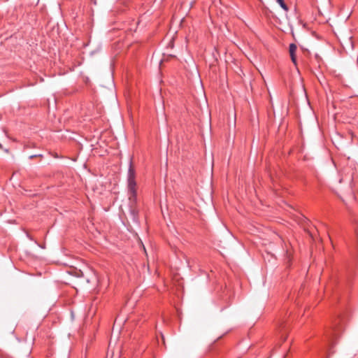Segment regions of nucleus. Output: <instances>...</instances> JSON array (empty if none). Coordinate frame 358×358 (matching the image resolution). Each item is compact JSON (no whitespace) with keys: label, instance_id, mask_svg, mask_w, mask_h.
<instances>
[{"label":"nucleus","instance_id":"f257e3e1","mask_svg":"<svg viewBox=\"0 0 358 358\" xmlns=\"http://www.w3.org/2000/svg\"><path fill=\"white\" fill-rule=\"evenodd\" d=\"M127 182L129 200L134 201L137 196L136 171L131 162L128 170Z\"/></svg>","mask_w":358,"mask_h":358},{"label":"nucleus","instance_id":"f03ea898","mask_svg":"<svg viewBox=\"0 0 358 358\" xmlns=\"http://www.w3.org/2000/svg\"><path fill=\"white\" fill-rule=\"evenodd\" d=\"M296 50H297V46L296 44H294V43L289 44V55H290L291 60H292V63L295 66L297 65L296 55Z\"/></svg>","mask_w":358,"mask_h":358},{"label":"nucleus","instance_id":"7ed1b4c3","mask_svg":"<svg viewBox=\"0 0 358 358\" xmlns=\"http://www.w3.org/2000/svg\"><path fill=\"white\" fill-rule=\"evenodd\" d=\"M276 1L279 3L280 7L285 10L288 11L289 8L287 4L285 3L284 0H276Z\"/></svg>","mask_w":358,"mask_h":358},{"label":"nucleus","instance_id":"20e7f679","mask_svg":"<svg viewBox=\"0 0 358 358\" xmlns=\"http://www.w3.org/2000/svg\"><path fill=\"white\" fill-rule=\"evenodd\" d=\"M37 157H43V155H31L29 157V159H34V158H36Z\"/></svg>","mask_w":358,"mask_h":358},{"label":"nucleus","instance_id":"39448f33","mask_svg":"<svg viewBox=\"0 0 358 358\" xmlns=\"http://www.w3.org/2000/svg\"><path fill=\"white\" fill-rule=\"evenodd\" d=\"M2 148V145H1V144L0 143V148Z\"/></svg>","mask_w":358,"mask_h":358}]
</instances>
